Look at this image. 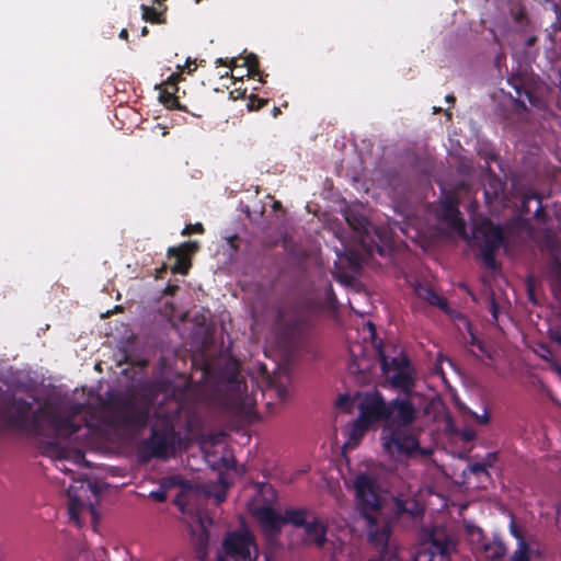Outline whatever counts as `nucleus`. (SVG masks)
Returning a JSON list of instances; mask_svg holds the SVG:
<instances>
[{
  "label": "nucleus",
  "mask_w": 561,
  "mask_h": 561,
  "mask_svg": "<svg viewBox=\"0 0 561 561\" xmlns=\"http://www.w3.org/2000/svg\"><path fill=\"white\" fill-rule=\"evenodd\" d=\"M84 412L81 403L72 404L61 411L38 407L22 398L10 397L0 402V428L14 430L42 442L48 438V446L53 451L62 454L57 443L61 437L77 433L80 427L76 417Z\"/></svg>",
  "instance_id": "nucleus-1"
},
{
  "label": "nucleus",
  "mask_w": 561,
  "mask_h": 561,
  "mask_svg": "<svg viewBox=\"0 0 561 561\" xmlns=\"http://www.w3.org/2000/svg\"><path fill=\"white\" fill-rule=\"evenodd\" d=\"M309 301L283 300L273 307L272 331L277 345L289 355L309 352L316 336V323Z\"/></svg>",
  "instance_id": "nucleus-2"
},
{
  "label": "nucleus",
  "mask_w": 561,
  "mask_h": 561,
  "mask_svg": "<svg viewBox=\"0 0 561 561\" xmlns=\"http://www.w3.org/2000/svg\"><path fill=\"white\" fill-rule=\"evenodd\" d=\"M308 515L309 511L305 507H289L284 511L283 515H279L270 505L260 506L254 512L268 546L278 540L284 525H293L296 528H304L306 546L322 549L328 542V525L318 517L308 520Z\"/></svg>",
  "instance_id": "nucleus-3"
},
{
  "label": "nucleus",
  "mask_w": 561,
  "mask_h": 561,
  "mask_svg": "<svg viewBox=\"0 0 561 561\" xmlns=\"http://www.w3.org/2000/svg\"><path fill=\"white\" fill-rule=\"evenodd\" d=\"M358 416L376 425L379 423L413 425L417 419V410L410 398H393L387 401L377 389L358 393Z\"/></svg>",
  "instance_id": "nucleus-4"
},
{
  "label": "nucleus",
  "mask_w": 561,
  "mask_h": 561,
  "mask_svg": "<svg viewBox=\"0 0 561 561\" xmlns=\"http://www.w3.org/2000/svg\"><path fill=\"white\" fill-rule=\"evenodd\" d=\"M167 403L168 410L160 404L154 412L161 419V425H152L150 436L138 445V456L144 462L153 458L167 459L174 449L175 431L172 423L180 415L182 403L176 398L168 399Z\"/></svg>",
  "instance_id": "nucleus-5"
},
{
  "label": "nucleus",
  "mask_w": 561,
  "mask_h": 561,
  "mask_svg": "<svg viewBox=\"0 0 561 561\" xmlns=\"http://www.w3.org/2000/svg\"><path fill=\"white\" fill-rule=\"evenodd\" d=\"M106 409L113 425L134 433L147 427L151 412L149 402L139 403L135 397L122 393L112 394Z\"/></svg>",
  "instance_id": "nucleus-6"
},
{
  "label": "nucleus",
  "mask_w": 561,
  "mask_h": 561,
  "mask_svg": "<svg viewBox=\"0 0 561 561\" xmlns=\"http://www.w3.org/2000/svg\"><path fill=\"white\" fill-rule=\"evenodd\" d=\"M76 423L80 427L77 433L58 439L57 448L62 450V454L59 455L58 451H53V449L49 448L48 438L42 440V443H44V454L51 457L56 461L57 469L67 474H72L73 471L65 466V460H72L75 463L85 461L84 453L81 449L70 448L69 446L71 444H87L89 437L98 430V426L91 423L87 417V413L83 412H80V416L76 417Z\"/></svg>",
  "instance_id": "nucleus-7"
},
{
  "label": "nucleus",
  "mask_w": 561,
  "mask_h": 561,
  "mask_svg": "<svg viewBox=\"0 0 561 561\" xmlns=\"http://www.w3.org/2000/svg\"><path fill=\"white\" fill-rule=\"evenodd\" d=\"M378 354L386 381L393 390L400 391L403 394L401 398L411 399L415 387V371L410 359L403 354L396 357H389L382 351H379Z\"/></svg>",
  "instance_id": "nucleus-8"
},
{
  "label": "nucleus",
  "mask_w": 561,
  "mask_h": 561,
  "mask_svg": "<svg viewBox=\"0 0 561 561\" xmlns=\"http://www.w3.org/2000/svg\"><path fill=\"white\" fill-rule=\"evenodd\" d=\"M473 239L480 250V257L484 267L495 271L497 267L495 253L505 242L502 227L491 219L484 218L474 226Z\"/></svg>",
  "instance_id": "nucleus-9"
},
{
  "label": "nucleus",
  "mask_w": 561,
  "mask_h": 561,
  "mask_svg": "<svg viewBox=\"0 0 561 561\" xmlns=\"http://www.w3.org/2000/svg\"><path fill=\"white\" fill-rule=\"evenodd\" d=\"M354 490L356 510L371 523L373 516L380 515L383 503L376 478L368 473L357 474L354 480Z\"/></svg>",
  "instance_id": "nucleus-10"
},
{
  "label": "nucleus",
  "mask_w": 561,
  "mask_h": 561,
  "mask_svg": "<svg viewBox=\"0 0 561 561\" xmlns=\"http://www.w3.org/2000/svg\"><path fill=\"white\" fill-rule=\"evenodd\" d=\"M224 556L218 561H256L259 548L254 535L248 528L228 531L222 540Z\"/></svg>",
  "instance_id": "nucleus-11"
},
{
  "label": "nucleus",
  "mask_w": 561,
  "mask_h": 561,
  "mask_svg": "<svg viewBox=\"0 0 561 561\" xmlns=\"http://www.w3.org/2000/svg\"><path fill=\"white\" fill-rule=\"evenodd\" d=\"M412 425L385 424L381 431V445L389 456H410L420 449L419 439L409 432Z\"/></svg>",
  "instance_id": "nucleus-12"
},
{
  "label": "nucleus",
  "mask_w": 561,
  "mask_h": 561,
  "mask_svg": "<svg viewBox=\"0 0 561 561\" xmlns=\"http://www.w3.org/2000/svg\"><path fill=\"white\" fill-rule=\"evenodd\" d=\"M454 547L455 543L446 531L435 528L415 553L414 561H450Z\"/></svg>",
  "instance_id": "nucleus-13"
},
{
  "label": "nucleus",
  "mask_w": 561,
  "mask_h": 561,
  "mask_svg": "<svg viewBox=\"0 0 561 561\" xmlns=\"http://www.w3.org/2000/svg\"><path fill=\"white\" fill-rule=\"evenodd\" d=\"M199 249L197 241H186L179 247L168 249V257L174 259V264L170 267L173 274H187L191 268V256Z\"/></svg>",
  "instance_id": "nucleus-14"
},
{
  "label": "nucleus",
  "mask_w": 561,
  "mask_h": 561,
  "mask_svg": "<svg viewBox=\"0 0 561 561\" xmlns=\"http://www.w3.org/2000/svg\"><path fill=\"white\" fill-rule=\"evenodd\" d=\"M367 523V538L369 543L380 549L381 552L388 547L391 536V525L389 522L383 520L379 523V515L373 516V522Z\"/></svg>",
  "instance_id": "nucleus-15"
},
{
  "label": "nucleus",
  "mask_w": 561,
  "mask_h": 561,
  "mask_svg": "<svg viewBox=\"0 0 561 561\" xmlns=\"http://www.w3.org/2000/svg\"><path fill=\"white\" fill-rule=\"evenodd\" d=\"M393 503L396 517L407 515L410 518L415 519L424 513L422 505L413 497H404L400 495L394 497Z\"/></svg>",
  "instance_id": "nucleus-16"
},
{
  "label": "nucleus",
  "mask_w": 561,
  "mask_h": 561,
  "mask_svg": "<svg viewBox=\"0 0 561 561\" xmlns=\"http://www.w3.org/2000/svg\"><path fill=\"white\" fill-rule=\"evenodd\" d=\"M373 426L374 425H371L360 416H357L350 426L347 434V445L352 447H357L360 440Z\"/></svg>",
  "instance_id": "nucleus-17"
},
{
  "label": "nucleus",
  "mask_w": 561,
  "mask_h": 561,
  "mask_svg": "<svg viewBox=\"0 0 561 561\" xmlns=\"http://www.w3.org/2000/svg\"><path fill=\"white\" fill-rule=\"evenodd\" d=\"M508 84L515 90L516 98L514 99L515 104L522 108L527 110L526 103L523 100V96L525 95L527 100L533 103L534 95L533 93L526 88V84L522 77L519 76H512V78L508 79Z\"/></svg>",
  "instance_id": "nucleus-18"
},
{
  "label": "nucleus",
  "mask_w": 561,
  "mask_h": 561,
  "mask_svg": "<svg viewBox=\"0 0 561 561\" xmlns=\"http://www.w3.org/2000/svg\"><path fill=\"white\" fill-rule=\"evenodd\" d=\"M511 533L517 539V548L511 556V561H530V547L524 536L514 526Z\"/></svg>",
  "instance_id": "nucleus-19"
},
{
  "label": "nucleus",
  "mask_w": 561,
  "mask_h": 561,
  "mask_svg": "<svg viewBox=\"0 0 561 561\" xmlns=\"http://www.w3.org/2000/svg\"><path fill=\"white\" fill-rule=\"evenodd\" d=\"M345 219H346L348 226L358 234H360L363 237H366L369 234L371 224L365 216L354 213V211H348L345 215Z\"/></svg>",
  "instance_id": "nucleus-20"
},
{
  "label": "nucleus",
  "mask_w": 561,
  "mask_h": 561,
  "mask_svg": "<svg viewBox=\"0 0 561 561\" xmlns=\"http://www.w3.org/2000/svg\"><path fill=\"white\" fill-rule=\"evenodd\" d=\"M141 18L144 21L149 22L151 24H165V11L167 7L163 9L153 8L150 5L141 4Z\"/></svg>",
  "instance_id": "nucleus-21"
},
{
  "label": "nucleus",
  "mask_w": 561,
  "mask_h": 561,
  "mask_svg": "<svg viewBox=\"0 0 561 561\" xmlns=\"http://www.w3.org/2000/svg\"><path fill=\"white\" fill-rule=\"evenodd\" d=\"M482 550L485 553V557L491 560H500L506 553V547L504 542L497 538L492 541L483 543Z\"/></svg>",
  "instance_id": "nucleus-22"
},
{
  "label": "nucleus",
  "mask_w": 561,
  "mask_h": 561,
  "mask_svg": "<svg viewBox=\"0 0 561 561\" xmlns=\"http://www.w3.org/2000/svg\"><path fill=\"white\" fill-rule=\"evenodd\" d=\"M419 296L423 297L427 300L432 306L444 308L446 306V301L443 297H440L434 289L432 288H422L417 290Z\"/></svg>",
  "instance_id": "nucleus-23"
},
{
  "label": "nucleus",
  "mask_w": 561,
  "mask_h": 561,
  "mask_svg": "<svg viewBox=\"0 0 561 561\" xmlns=\"http://www.w3.org/2000/svg\"><path fill=\"white\" fill-rule=\"evenodd\" d=\"M159 90V100L164 106L168 108H180L179 99L175 94H173V91L169 90L168 88L162 89L160 87Z\"/></svg>",
  "instance_id": "nucleus-24"
},
{
  "label": "nucleus",
  "mask_w": 561,
  "mask_h": 561,
  "mask_svg": "<svg viewBox=\"0 0 561 561\" xmlns=\"http://www.w3.org/2000/svg\"><path fill=\"white\" fill-rule=\"evenodd\" d=\"M244 66L247 67V72H248L249 77L259 76L260 82H264L261 77L260 61H259V58L256 55L249 54L248 56H245L244 57Z\"/></svg>",
  "instance_id": "nucleus-25"
},
{
  "label": "nucleus",
  "mask_w": 561,
  "mask_h": 561,
  "mask_svg": "<svg viewBox=\"0 0 561 561\" xmlns=\"http://www.w3.org/2000/svg\"><path fill=\"white\" fill-rule=\"evenodd\" d=\"M443 209L445 218L461 221L459 218V210L457 208V204L453 198H446V201L443 203Z\"/></svg>",
  "instance_id": "nucleus-26"
},
{
  "label": "nucleus",
  "mask_w": 561,
  "mask_h": 561,
  "mask_svg": "<svg viewBox=\"0 0 561 561\" xmlns=\"http://www.w3.org/2000/svg\"><path fill=\"white\" fill-rule=\"evenodd\" d=\"M183 79L182 73H172L164 82H162L159 87L162 89L168 88L173 91L175 94L179 91L178 83Z\"/></svg>",
  "instance_id": "nucleus-27"
},
{
  "label": "nucleus",
  "mask_w": 561,
  "mask_h": 561,
  "mask_svg": "<svg viewBox=\"0 0 561 561\" xmlns=\"http://www.w3.org/2000/svg\"><path fill=\"white\" fill-rule=\"evenodd\" d=\"M267 104L266 99H261L254 94L250 95L248 108L249 111H259Z\"/></svg>",
  "instance_id": "nucleus-28"
},
{
  "label": "nucleus",
  "mask_w": 561,
  "mask_h": 561,
  "mask_svg": "<svg viewBox=\"0 0 561 561\" xmlns=\"http://www.w3.org/2000/svg\"><path fill=\"white\" fill-rule=\"evenodd\" d=\"M468 469L473 474H484L488 479L491 478V474L488 470V467L483 462H473L468 465Z\"/></svg>",
  "instance_id": "nucleus-29"
},
{
  "label": "nucleus",
  "mask_w": 561,
  "mask_h": 561,
  "mask_svg": "<svg viewBox=\"0 0 561 561\" xmlns=\"http://www.w3.org/2000/svg\"><path fill=\"white\" fill-rule=\"evenodd\" d=\"M81 502L78 499H71L69 503V516L71 519L78 522L79 520V513L81 507Z\"/></svg>",
  "instance_id": "nucleus-30"
},
{
  "label": "nucleus",
  "mask_w": 561,
  "mask_h": 561,
  "mask_svg": "<svg viewBox=\"0 0 561 561\" xmlns=\"http://www.w3.org/2000/svg\"><path fill=\"white\" fill-rule=\"evenodd\" d=\"M204 231H205L204 226L201 222L188 224L182 230V234L183 236H190L192 233H199V234H202V233H204Z\"/></svg>",
  "instance_id": "nucleus-31"
},
{
  "label": "nucleus",
  "mask_w": 561,
  "mask_h": 561,
  "mask_svg": "<svg viewBox=\"0 0 561 561\" xmlns=\"http://www.w3.org/2000/svg\"><path fill=\"white\" fill-rule=\"evenodd\" d=\"M469 344L476 346L481 353L485 354L488 357H491L490 353L485 347V344L481 340H479L472 332H470Z\"/></svg>",
  "instance_id": "nucleus-32"
},
{
  "label": "nucleus",
  "mask_w": 561,
  "mask_h": 561,
  "mask_svg": "<svg viewBox=\"0 0 561 561\" xmlns=\"http://www.w3.org/2000/svg\"><path fill=\"white\" fill-rule=\"evenodd\" d=\"M531 199H536V201H540L541 202V196L536 193V192H529V193H526L524 194L523 198H522V207L528 211V203L531 201Z\"/></svg>",
  "instance_id": "nucleus-33"
},
{
  "label": "nucleus",
  "mask_w": 561,
  "mask_h": 561,
  "mask_svg": "<svg viewBox=\"0 0 561 561\" xmlns=\"http://www.w3.org/2000/svg\"><path fill=\"white\" fill-rule=\"evenodd\" d=\"M71 559L73 561H91L90 552L84 546H81L79 549L78 556L71 557Z\"/></svg>",
  "instance_id": "nucleus-34"
},
{
  "label": "nucleus",
  "mask_w": 561,
  "mask_h": 561,
  "mask_svg": "<svg viewBox=\"0 0 561 561\" xmlns=\"http://www.w3.org/2000/svg\"><path fill=\"white\" fill-rule=\"evenodd\" d=\"M472 416L474 417L476 422L480 425H486L490 423L491 417L488 412V410H484V413L482 415H479L477 413H472Z\"/></svg>",
  "instance_id": "nucleus-35"
},
{
  "label": "nucleus",
  "mask_w": 561,
  "mask_h": 561,
  "mask_svg": "<svg viewBox=\"0 0 561 561\" xmlns=\"http://www.w3.org/2000/svg\"><path fill=\"white\" fill-rule=\"evenodd\" d=\"M499 459L497 451H491L485 455L484 460L482 461L488 468L492 467Z\"/></svg>",
  "instance_id": "nucleus-36"
},
{
  "label": "nucleus",
  "mask_w": 561,
  "mask_h": 561,
  "mask_svg": "<svg viewBox=\"0 0 561 561\" xmlns=\"http://www.w3.org/2000/svg\"><path fill=\"white\" fill-rule=\"evenodd\" d=\"M275 390L280 401H286L290 396L288 389L285 386L279 385L275 388Z\"/></svg>",
  "instance_id": "nucleus-37"
},
{
  "label": "nucleus",
  "mask_w": 561,
  "mask_h": 561,
  "mask_svg": "<svg viewBox=\"0 0 561 561\" xmlns=\"http://www.w3.org/2000/svg\"><path fill=\"white\" fill-rule=\"evenodd\" d=\"M150 497L156 502L162 503L167 501V493L163 490L152 491Z\"/></svg>",
  "instance_id": "nucleus-38"
},
{
  "label": "nucleus",
  "mask_w": 561,
  "mask_h": 561,
  "mask_svg": "<svg viewBox=\"0 0 561 561\" xmlns=\"http://www.w3.org/2000/svg\"><path fill=\"white\" fill-rule=\"evenodd\" d=\"M247 89L236 88L230 91V98L233 100L244 99Z\"/></svg>",
  "instance_id": "nucleus-39"
},
{
  "label": "nucleus",
  "mask_w": 561,
  "mask_h": 561,
  "mask_svg": "<svg viewBox=\"0 0 561 561\" xmlns=\"http://www.w3.org/2000/svg\"><path fill=\"white\" fill-rule=\"evenodd\" d=\"M535 218L538 220H542V221H545L547 219L546 210L540 201L538 203V208L535 211Z\"/></svg>",
  "instance_id": "nucleus-40"
},
{
  "label": "nucleus",
  "mask_w": 561,
  "mask_h": 561,
  "mask_svg": "<svg viewBox=\"0 0 561 561\" xmlns=\"http://www.w3.org/2000/svg\"><path fill=\"white\" fill-rule=\"evenodd\" d=\"M490 312L492 314L493 320L496 321L499 317V305L494 298H491L490 300Z\"/></svg>",
  "instance_id": "nucleus-41"
},
{
  "label": "nucleus",
  "mask_w": 561,
  "mask_h": 561,
  "mask_svg": "<svg viewBox=\"0 0 561 561\" xmlns=\"http://www.w3.org/2000/svg\"><path fill=\"white\" fill-rule=\"evenodd\" d=\"M229 381L234 385L237 390H241L242 387H245V385L240 380L238 374H232Z\"/></svg>",
  "instance_id": "nucleus-42"
},
{
  "label": "nucleus",
  "mask_w": 561,
  "mask_h": 561,
  "mask_svg": "<svg viewBox=\"0 0 561 561\" xmlns=\"http://www.w3.org/2000/svg\"><path fill=\"white\" fill-rule=\"evenodd\" d=\"M216 65H217V66H227V67H230L231 69H233L234 67H237V65H236V59H234V58H232V59H230V60H225V59H222V58H218V59L216 60Z\"/></svg>",
  "instance_id": "nucleus-43"
},
{
  "label": "nucleus",
  "mask_w": 561,
  "mask_h": 561,
  "mask_svg": "<svg viewBox=\"0 0 561 561\" xmlns=\"http://www.w3.org/2000/svg\"><path fill=\"white\" fill-rule=\"evenodd\" d=\"M325 296H327V299L330 304H332L333 301H335V294H334V290H333V287L331 284L328 285L327 289H325Z\"/></svg>",
  "instance_id": "nucleus-44"
},
{
  "label": "nucleus",
  "mask_w": 561,
  "mask_h": 561,
  "mask_svg": "<svg viewBox=\"0 0 561 561\" xmlns=\"http://www.w3.org/2000/svg\"><path fill=\"white\" fill-rule=\"evenodd\" d=\"M179 289H180V287H179L178 285H171V284H169V285L164 288L163 293H164V295L173 296V295H174Z\"/></svg>",
  "instance_id": "nucleus-45"
},
{
  "label": "nucleus",
  "mask_w": 561,
  "mask_h": 561,
  "mask_svg": "<svg viewBox=\"0 0 561 561\" xmlns=\"http://www.w3.org/2000/svg\"><path fill=\"white\" fill-rule=\"evenodd\" d=\"M185 68L187 69L188 73H192L193 71H195L196 65L194 62H191L190 59H187Z\"/></svg>",
  "instance_id": "nucleus-46"
},
{
  "label": "nucleus",
  "mask_w": 561,
  "mask_h": 561,
  "mask_svg": "<svg viewBox=\"0 0 561 561\" xmlns=\"http://www.w3.org/2000/svg\"><path fill=\"white\" fill-rule=\"evenodd\" d=\"M168 271V266L163 264L160 268L157 270V277L162 278L163 274Z\"/></svg>",
  "instance_id": "nucleus-47"
},
{
  "label": "nucleus",
  "mask_w": 561,
  "mask_h": 561,
  "mask_svg": "<svg viewBox=\"0 0 561 561\" xmlns=\"http://www.w3.org/2000/svg\"><path fill=\"white\" fill-rule=\"evenodd\" d=\"M215 499H216V501H217V503H218V504H219V503H221V502H224V501L226 500V492H225V491H222V492L217 493V494L215 495Z\"/></svg>",
  "instance_id": "nucleus-48"
},
{
  "label": "nucleus",
  "mask_w": 561,
  "mask_h": 561,
  "mask_svg": "<svg viewBox=\"0 0 561 561\" xmlns=\"http://www.w3.org/2000/svg\"><path fill=\"white\" fill-rule=\"evenodd\" d=\"M346 401H348V396H340L336 405L342 407Z\"/></svg>",
  "instance_id": "nucleus-49"
},
{
  "label": "nucleus",
  "mask_w": 561,
  "mask_h": 561,
  "mask_svg": "<svg viewBox=\"0 0 561 561\" xmlns=\"http://www.w3.org/2000/svg\"><path fill=\"white\" fill-rule=\"evenodd\" d=\"M118 37H119L121 39H125V41H127V39H128V31H127L126 28H123V30L119 32Z\"/></svg>",
  "instance_id": "nucleus-50"
},
{
  "label": "nucleus",
  "mask_w": 561,
  "mask_h": 561,
  "mask_svg": "<svg viewBox=\"0 0 561 561\" xmlns=\"http://www.w3.org/2000/svg\"><path fill=\"white\" fill-rule=\"evenodd\" d=\"M554 8H556V12H557V16H558V22H559V25H560V28H561V10L559 8V5L557 3L553 4Z\"/></svg>",
  "instance_id": "nucleus-51"
},
{
  "label": "nucleus",
  "mask_w": 561,
  "mask_h": 561,
  "mask_svg": "<svg viewBox=\"0 0 561 561\" xmlns=\"http://www.w3.org/2000/svg\"><path fill=\"white\" fill-rule=\"evenodd\" d=\"M455 100H456V99H455V96H454L453 94H448V95L446 96V101H447L448 103H454V102H455Z\"/></svg>",
  "instance_id": "nucleus-52"
},
{
  "label": "nucleus",
  "mask_w": 561,
  "mask_h": 561,
  "mask_svg": "<svg viewBox=\"0 0 561 561\" xmlns=\"http://www.w3.org/2000/svg\"><path fill=\"white\" fill-rule=\"evenodd\" d=\"M367 561H385V559H383V556H379V557L370 558Z\"/></svg>",
  "instance_id": "nucleus-53"
},
{
  "label": "nucleus",
  "mask_w": 561,
  "mask_h": 561,
  "mask_svg": "<svg viewBox=\"0 0 561 561\" xmlns=\"http://www.w3.org/2000/svg\"><path fill=\"white\" fill-rule=\"evenodd\" d=\"M148 34H149V30H148V27H147V26H144V27L141 28V36H147Z\"/></svg>",
  "instance_id": "nucleus-54"
},
{
  "label": "nucleus",
  "mask_w": 561,
  "mask_h": 561,
  "mask_svg": "<svg viewBox=\"0 0 561 561\" xmlns=\"http://www.w3.org/2000/svg\"><path fill=\"white\" fill-rule=\"evenodd\" d=\"M356 259H357L356 255L354 253H351L350 262H351L352 265L355 264Z\"/></svg>",
  "instance_id": "nucleus-55"
},
{
  "label": "nucleus",
  "mask_w": 561,
  "mask_h": 561,
  "mask_svg": "<svg viewBox=\"0 0 561 561\" xmlns=\"http://www.w3.org/2000/svg\"><path fill=\"white\" fill-rule=\"evenodd\" d=\"M278 113H280L278 107H274V115L276 116Z\"/></svg>",
  "instance_id": "nucleus-56"
},
{
  "label": "nucleus",
  "mask_w": 561,
  "mask_h": 561,
  "mask_svg": "<svg viewBox=\"0 0 561 561\" xmlns=\"http://www.w3.org/2000/svg\"><path fill=\"white\" fill-rule=\"evenodd\" d=\"M265 560L266 561H271L270 557L267 554H265Z\"/></svg>",
  "instance_id": "nucleus-57"
},
{
  "label": "nucleus",
  "mask_w": 561,
  "mask_h": 561,
  "mask_svg": "<svg viewBox=\"0 0 561 561\" xmlns=\"http://www.w3.org/2000/svg\"><path fill=\"white\" fill-rule=\"evenodd\" d=\"M558 265H559V267H560V270H561V263H558Z\"/></svg>",
  "instance_id": "nucleus-58"
}]
</instances>
